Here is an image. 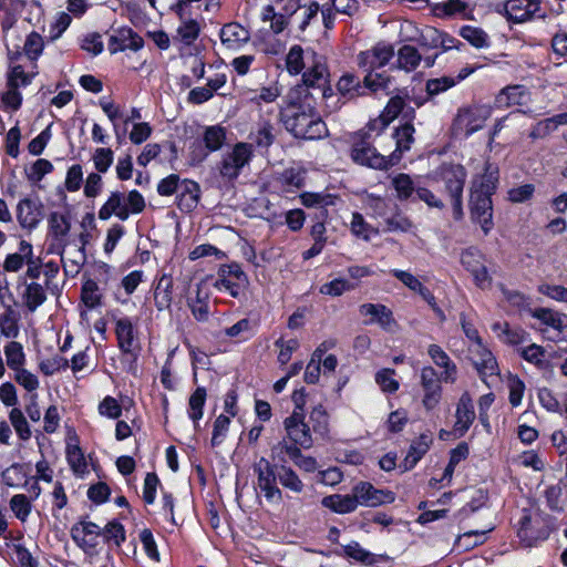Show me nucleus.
Segmentation results:
<instances>
[{
  "mask_svg": "<svg viewBox=\"0 0 567 567\" xmlns=\"http://www.w3.org/2000/svg\"><path fill=\"white\" fill-rule=\"evenodd\" d=\"M280 118L286 130L297 138L317 140L327 135L326 123L316 110V102L291 95L281 110Z\"/></svg>",
  "mask_w": 567,
  "mask_h": 567,
  "instance_id": "1",
  "label": "nucleus"
},
{
  "mask_svg": "<svg viewBox=\"0 0 567 567\" xmlns=\"http://www.w3.org/2000/svg\"><path fill=\"white\" fill-rule=\"evenodd\" d=\"M498 183V171L491 164H486L484 174L472 183L470 195V210L473 221L478 223L487 235L493 226L492 195Z\"/></svg>",
  "mask_w": 567,
  "mask_h": 567,
  "instance_id": "2",
  "label": "nucleus"
},
{
  "mask_svg": "<svg viewBox=\"0 0 567 567\" xmlns=\"http://www.w3.org/2000/svg\"><path fill=\"white\" fill-rule=\"evenodd\" d=\"M329 72L322 56L313 55L312 65L302 74V84L297 85L293 95L315 101L317 97L326 99L332 94L328 85Z\"/></svg>",
  "mask_w": 567,
  "mask_h": 567,
  "instance_id": "3",
  "label": "nucleus"
},
{
  "mask_svg": "<svg viewBox=\"0 0 567 567\" xmlns=\"http://www.w3.org/2000/svg\"><path fill=\"white\" fill-rule=\"evenodd\" d=\"M370 131L359 134L351 147V158L354 163L374 169H386L392 165L391 161L380 154L370 141Z\"/></svg>",
  "mask_w": 567,
  "mask_h": 567,
  "instance_id": "4",
  "label": "nucleus"
},
{
  "mask_svg": "<svg viewBox=\"0 0 567 567\" xmlns=\"http://www.w3.org/2000/svg\"><path fill=\"white\" fill-rule=\"evenodd\" d=\"M491 114L492 110L487 105L462 107L454 118L453 130L455 133H463L465 136H470L483 128Z\"/></svg>",
  "mask_w": 567,
  "mask_h": 567,
  "instance_id": "5",
  "label": "nucleus"
},
{
  "mask_svg": "<svg viewBox=\"0 0 567 567\" xmlns=\"http://www.w3.org/2000/svg\"><path fill=\"white\" fill-rule=\"evenodd\" d=\"M252 148L250 144L237 143L233 150L224 154L218 171L220 176L226 181L236 179L241 169L250 162Z\"/></svg>",
  "mask_w": 567,
  "mask_h": 567,
  "instance_id": "6",
  "label": "nucleus"
},
{
  "mask_svg": "<svg viewBox=\"0 0 567 567\" xmlns=\"http://www.w3.org/2000/svg\"><path fill=\"white\" fill-rule=\"evenodd\" d=\"M248 284V277L241 267L238 264H230L219 268L214 286L218 290H225L231 297L238 298L246 290Z\"/></svg>",
  "mask_w": 567,
  "mask_h": 567,
  "instance_id": "7",
  "label": "nucleus"
},
{
  "mask_svg": "<svg viewBox=\"0 0 567 567\" xmlns=\"http://www.w3.org/2000/svg\"><path fill=\"white\" fill-rule=\"evenodd\" d=\"M226 141V131L219 125L208 126L205 128L203 140L193 144L190 158L193 163L203 162L209 153L221 148Z\"/></svg>",
  "mask_w": 567,
  "mask_h": 567,
  "instance_id": "8",
  "label": "nucleus"
},
{
  "mask_svg": "<svg viewBox=\"0 0 567 567\" xmlns=\"http://www.w3.org/2000/svg\"><path fill=\"white\" fill-rule=\"evenodd\" d=\"M254 472L257 474L258 487L264 493L266 499L275 503L281 502L282 494L277 486L275 467L265 457H260L254 464Z\"/></svg>",
  "mask_w": 567,
  "mask_h": 567,
  "instance_id": "9",
  "label": "nucleus"
},
{
  "mask_svg": "<svg viewBox=\"0 0 567 567\" xmlns=\"http://www.w3.org/2000/svg\"><path fill=\"white\" fill-rule=\"evenodd\" d=\"M442 374L439 375L436 370L426 365L420 371V384L423 391L422 403L426 410H433L442 398Z\"/></svg>",
  "mask_w": 567,
  "mask_h": 567,
  "instance_id": "10",
  "label": "nucleus"
},
{
  "mask_svg": "<svg viewBox=\"0 0 567 567\" xmlns=\"http://www.w3.org/2000/svg\"><path fill=\"white\" fill-rule=\"evenodd\" d=\"M357 499V505L377 507L384 504H391L395 499V494L389 489L375 488L369 482H359L352 487Z\"/></svg>",
  "mask_w": 567,
  "mask_h": 567,
  "instance_id": "11",
  "label": "nucleus"
},
{
  "mask_svg": "<svg viewBox=\"0 0 567 567\" xmlns=\"http://www.w3.org/2000/svg\"><path fill=\"white\" fill-rule=\"evenodd\" d=\"M461 264L471 272L480 288L484 289L491 286L492 278L484 265V257L478 249L474 247L465 249L461 255Z\"/></svg>",
  "mask_w": 567,
  "mask_h": 567,
  "instance_id": "12",
  "label": "nucleus"
},
{
  "mask_svg": "<svg viewBox=\"0 0 567 567\" xmlns=\"http://www.w3.org/2000/svg\"><path fill=\"white\" fill-rule=\"evenodd\" d=\"M393 56L394 49L392 45L378 43L372 49L360 52L357 56V63L369 73L388 64Z\"/></svg>",
  "mask_w": 567,
  "mask_h": 567,
  "instance_id": "13",
  "label": "nucleus"
},
{
  "mask_svg": "<svg viewBox=\"0 0 567 567\" xmlns=\"http://www.w3.org/2000/svg\"><path fill=\"white\" fill-rule=\"evenodd\" d=\"M289 440L302 449H310L313 444L309 425L305 422L301 412L293 411L284 422Z\"/></svg>",
  "mask_w": 567,
  "mask_h": 567,
  "instance_id": "14",
  "label": "nucleus"
},
{
  "mask_svg": "<svg viewBox=\"0 0 567 567\" xmlns=\"http://www.w3.org/2000/svg\"><path fill=\"white\" fill-rule=\"evenodd\" d=\"M439 175L450 196L463 195L466 171L462 165L445 163L441 165Z\"/></svg>",
  "mask_w": 567,
  "mask_h": 567,
  "instance_id": "15",
  "label": "nucleus"
},
{
  "mask_svg": "<svg viewBox=\"0 0 567 567\" xmlns=\"http://www.w3.org/2000/svg\"><path fill=\"white\" fill-rule=\"evenodd\" d=\"M141 48V37L131 28H120L113 31L109 41V50L112 54L116 52L132 51L136 53Z\"/></svg>",
  "mask_w": 567,
  "mask_h": 567,
  "instance_id": "16",
  "label": "nucleus"
},
{
  "mask_svg": "<svg viewBox=\"0 0 567 567\" xmlns=\"http://www.w3.org/2000/svg\"><path fill=\"white\" fill-rule=\"evenodd\" d=\"M540 0H507L504 11L508 20L520 23L532 19L540 9Z\"/></svg>",
  "mask_w": 567,
  "mask_h": 567,
  "instance_id": "17",
  "label": "nucleus"
},
{
  "mask_svg": "<svg viewBox=\"0 0 567 567\" xmlns=\"http://www.w3.org/2000/svg\"><path fill=\"white\" fill-rule=\"evenodd\" d=\"M359 312L362 316H370L371 319L365 321V324L378 323L382 329L391 331L396 326V321L392 311L381 303H363L359 307Z\"/></svg>",
  "mask_w": 567,
  "mask_h": 567,
  "instance_id": "18",
  "label": "nucleus"
},
{
  "mask_svg": "<svg viewBox=\"0 0 567 567\" xmlns=\"http://www.w3.org/2000/svg\"><path fill=\"white\" fill-rule=\"evenodd\" d=\"M404 109L405 101L403 97L399 95L391 97L379 117L369 122L367 128L369 131H383Z\"/></svg>",
  "mask_w": 567,
  "mask_h": 567,
  "instance_id": "19",
  "label": "nucleus"
},
{
  "mask_svg": "<svg viewBox=\"0 0 567 567\" xmlns=\"http://www.w3.org/2000/svg\"><path fill=\"white\" fill-rule=\"evenodd\" d=\"M456 421L454 424V432L458 434V436H463L475 420V412L471 395L467 392H464L457 403L456 406Z\"/></svg>",
  "mask_w": 567,
  "mask_h": 567,
  "instance_id": "20",
  "label": "nucleus"
},
{
  "mask_svg": "<svg viewBox=\"0 0 567 567\" xmlns=\"http://www.w3.org/2000/svg\"><path fill=\"white\" fill-rule=\"evenodd\" d=\"M223 45L229 50H238L250 39V33L237 22L226 23L219 32Z\"/></svg>",
  "mask_w": 567,
  "mask_h": 567,
  "instance_id": "21",
  "label": "nucleus"
},
{
  "mask_svg": "<svg viewBox=\"0 0 567 567\" xmlns=\"http://www.w3.org/2000/svg\"><path fill=\"white\" fill-rule=\"evenodd\" d=\"M427 354L432 359L435 365L444 369L442 380L445 383H454L457 378L456 364L450 359L447 353L437 344H430Z\"/></svg>",
  "mask_w": 567,
  "mask_h": 567,
  "instance_id": "22",
  "label": "nucleus"
},
{
  "mask_svg": "<svg viewBox=\"0 0 567 567\" xmlns=\"http://www.w3.org/2000/svg\"><path fill=\"white\" fill-rule=\"evenodd\" d=\"M17 218L21 227L32 229L41 219L40 206L30 198H24L17 206Z\"/></svg>",
  "mask_w": 567,
  "mask_h": 567,
  "instance_id": "23",
  "label": "nucleus"
},
{
  "mask_svg": "<svg viewBox=\"0 0 567 567\" xmlns=\"http://www.w3.org/2000/svg\"><path fill=\"white\" fill-rule=\"evenodd\" d=\"M473 353L475 355L474 365L484 382L486 377L498 374L497 361L488 349L482 346L475 348Z\"/></svg>",
  "mask_w": 567,
  "mask_h": 567,
  "instance_id": "24",
  "label": "nucleus"
},
{
  "mask_svg": "<svg viewBox=\"0 0 567 567\" xmlns=\"http://www.w3.org/2000/svg\"><path fill=\"white\" fill-rule=\"evenodd\" d=\"M321 504L323 507L338 514L352 513L358 508L353 492L347 495L332 494L324 496Z\"/></svg>",
  "mask_w": 567,
  "mask_h": 567,
  "instance_id": "25",
  "label": "nucleus"
},
{
  "mask_svg": "<svg viewBox=\"0 0 567 567\" xmlns=\"http://www.w3.org/2000/svg\"><path fill=\"white\" fill-rule=\"evenodd\" d=\"M32 254V245L25 240L20 241L19 250L6 257L3 269L8 272H18L30 260Z\"/></svg>",
  "mask_w": 567,
  "mask_h": 567,
  "instance_id": "26",
  "label": "nucleus"
},
{
  "mask_svg": "<svg viewBox=\"0 0 567 567\" xmlns=\"http://www.w3.org/2000/svg\"><path fill=\"white\" fill-rule=\"evenodd\" d=\"M47 287L40 282L32 281L25 285L22 300L29 311L34 312L47 300Z\"/></svg>",
  "mask_w": 567,
  "mask_h": 567,
  "instance_id": "27",
  "label": "nucleus"
},
{
  "mask_svg": "<svg viewBox=\"0 0 567 567\" xmlns=\"http://www.w3.org/2000/svg\"><path fill=\"white\" fill-rule=\"evenodd\" d=\"M112 215L117 216L121 220L128 218V210L123 205V196L118 192L112 193L99 210V218L102 220H107Z\"/></svg>",
  "mask_w": 567,
  "mask_h": 567,
  "instance_id": "28",
  "label": "nucleus"
},
{
  "mask_svg": "<svg viewBox=\"0 0 567 567\" xmlns=\"http://www.w3.org/2000/svg\"><path fill=\"white\" fill-rule=\"evenodd\" d=\"M432 443L431 435L421 434L420 437L414 441L403 461L404 471L412 470L422 456L429 451Z\"/></svg>",
  "mask_w": 567,
  "mask_h": 567,
  "instance_id": "29",
  "label": "nucleus"
},
{
  "mask_svg": "<svg viewBox=\"0 0 567 567\" xmlns=\"http://www.w3.org/2000/svg\"><path fill=\"white\" fill-rule=\"evenodd\" d=\"M61 260L66 275L75 276L85 261L83 247L70 246L61 252Z\"/></svg>",
  "mask_w": 567,
  "mask_h": 567,
  "instance_id": "30",
  "label": "nucleus"
},
{
  "mask_svg": "<svg viewBox=\"0 0 567 567\" xmlns=\"http://www.w3.org/2000/svg\"><path fill=\"white\" fill-rule=\"evenodd\" d=\"M391 186L395 190L399 200L412 199L413 194L416 195V189L413 179L405 173L396 174L391 178Z\"/></svg>",
  "mask_w": 567,
  "mask_h": 567,
  "instance_id": "31",
  "label": "nucleus"
},
{
  "mask_svg": "<svg viewBox=\"0 0 567 567\" xmlns=\"http://www.w3.org/2000/svg\"><path fill=\"white\" fill-rule=\"evenodd\" d=\"M422 60L419 51L412 45H403L398 51L396 65L405 72L414 71Z\"/></svg>",
  "mask_w": 567,
  "mask_h": 567,
  "instance_id": "32",
  "label": "nucleus"
},
{
  "mask_svg": "<svg viewBox=\"0 0 567 567\" xmlns=\"http://www.w3.org/2000/svg\"><path fill=\"white\" fill-rule=\"evenodd\" d=\"M182 187L183 190L178 193V206L189 212L198 204L199 186L195 182L184 181Z\"/></svg>",
  "mask_w": 567,
  "mask_h": 567,
  "instance_id": "33",
  "label": "nucleus"
},
{
  "mask_svg": "<svg viewBox=\"0 0 567 567\" xmlns=\"http://www.w3.org/2000/svg\"><path fill=\"white\" fill-rule=\"evenodd\" d=\"M173 280L169 276H162L154 288V300L159 310L166 309L172 302Z\"/></svg>",
  "mask_w": 567,
  "mask_h": 567,
  "instance_id": "34",
  "label": "nucleus"
},
{
  "mask_svg": "<svg viewBox=\"0 0 567 567\" xmlns=\"http://www.w3.org/2000/svg\"><path fill=\"white\" fill-rule=\"evenodd\" d=\"M140 118V111L137 109H132L131 114L127 115L124 120V130L121 132L117 125L114 123V132L117 140L121 142L124 134L126 133L128 125L132 124V131L130 133V140L134 144L142 143V128L141 124L136 122Z\"/></svg>",
  "mask_w": 567,
  "mask_h": 567,
  "instance_id": "35",
  "label": "nucleus"
},
{
  "mask_svg": "<svg viewBox=\"0 0 567 567\" xmlns=\"http://www.w3.org/2000/svg\"><path fill=\"white\" fill-rule=\"evenodd\" d=\"M525 96L523 85H509L504 87L496 97V103L501 107L522 105Z\"/></svg>",
  "mask_w": 567,
  "mask_h": 567,
  "instance_id": "36",
  "label": "nucleus"
},
{
  "mask_svg": "<svg viewBox=\"0 0 567 567\" xmlns=\"http://www.w3.org/2000/svg\"><path fill=\"white\" fill-rule=\"evenodd\" d=\"M116 334L121 349L126 353H132L134 349V330L128 319H120L116 323Z\"/></svg>",
  "mask_w": 567,
  "mask_h": 567,
  "instance_id": "37",
  "label": "nucleus"
},
{
  "mask_svg": "<svg viewBox=\"0 0 567 567\" xmlns=\"http://www.w3.org/2000/svg\"><path fill=\"white\" fill-rule=\"evenodd\" d=\"M460 35L476 49H483L489 45V37L481 28L464 25L460 29Z\"/></svg>",
  "mask_w": 567,
  "mask_h": 567,
  "instance_id": "38",
  "label": "nucleus"
},
{
  "mask_svg": "<svg viewBox=\"0 0 567 567\" xmlns=\"http://www.w3.org/2000/svg\"><path fill=\"white\" fill-rule=\"evenodd\" d=\"M337 87L342 95H349L350 97L364 94L363 84H361L360 80L351 73L342 75L338 81Z\"/></svg>",
  "mask_w": 567,
  "mask_h": 567,
  "instance_id": "39",
  "label": "nucleus"
},
{
  "mask_svg": "<svg viewBox=\"0 0 567 567\" xmlns=\"http://www.w3.org/2000/svg\"><path fill=\"white\" fill-rule=\"evenodd\" d=\"M276 138V127L268 121L259 123L256 133H254V142L258 147H269Z\"/></svg>",
  "mask_w": 567,
  "mask_h": 567,
  "instance_id": "40",
  "label": "nucleus"
},
{
  "mask_svg": "<svg viewBox=\"0 0 567 567\" xmlns=\"http://www.w3.org/2000/svg\"><path fill=\"white\" fill-rule=\"evenodd\" d=\"M0 333L12 339L19 334L18 316L10 308L0 315Z\"/></svg>",
  "mask_w": 567,
  "mask_h": 567,
  "instance_id": "41",
  "label": "nucleus"
},
{
  "mask_svg": "<svg viewBox=\"0 0 567 567\" xmlns=\"http://www.w3.org/2000/svg\"><path fill=\"white\" fill-rule=\"evenodd\" d=\"M206 401L205 388H197L189 398L188 415L194 421L195 426L203 416V409Z\"/></svg>",
  "mask_w": 567,
  "mask_h": 567,
  "instance_id": "42",
  "label": "nucleus"
},
{
  "mask_svg": "<svg viewBox=\"0 0 567 567\" xmlns=\"http://www.w3.org/2000/svg\"><path fill=\"white\" fill-rule=\"evenodd\" d=\"M4 355L7 359V364L10 369L17 371L21 369L24 363V353L21 343L16 341H10L4 347Z\"/></svg>",
  "mask_w": 567,
  "mask_h": 567,
  "instance_id": "43",
  "label": "nucleus"
},
{
  "mask_svg": "<svg viewBox=\"0 0 567 567\" xmlns=\"http://www.w3.org/2000/svg\"><path fill=\"white\" fill-rule=\"evenodd\" d=\"M301 203L306 207H327L336 204L338 197L328 193H303Z\"/></svg>",
  "mask_w": 567,
  "mask_h": 567,
  "instance_id": "44",
  "label": "nucleus"
},
{
  "mask_svg": "<svg viewBox=\"0 0 567 567\" xmlns=\"http://www.w3.org/2000/svg\"><path fill=\"white\" fill-rule=\"evenodd\" d=\"M73 539L81 546H85L89 542L86 536H97L101 527L92 522H83L72 528Z\"/></svg>",
  "mask_w": 567,
  "mask_h": 567,
  "instance_id": "45",
  "label": "nucleus"
},
{
  "mask_svg": "<svg viewBox=\"0 0 567 567\" xmlns=\"http://www.w3.org/2000/svg\"><path fill=\"white\" fill-rule=\"evenodd\" d=\"M278 477H279L280 484L285 488H288V489H290L293 493H301L302 492L303 483L298 477V475L296 474V472L292 468L287 467L285 465H281L280 472L278 474Z\"/></svg>",
  "mask_w": 567,
  "mask_h": 567,
  "instance_id": "46",
  "label": "nucleus"
},
{
  "mask_svg": "<svg viewBox=\"0 0 567 567\" xmlns=\"http://www.w3.org/2000/svg\"><path fill=\"white\" fill-rule=\"evenodd\" d=\"M49 226L51 234L58 239L65 237L71 228L69 218L58 212H54L50 215Z\"/></svg>",
  "mask_w": 567,
  "mask_h": 567,
  "instance_id": "47",
  "label": "nucleus"
},
{
  "mask_svg": "<svg viewBox=\"0 0 567 567\" xmlns=\"http://www.w3.org/2000/svg\"><path fill=\"white\" fill-rule=\"evenodd\" d=\"M315 433L324 436L329 432V416L322 405L316 406L309 416Z\"/></svg>",
  "mask_w": 567,
  "mask_h": 567,
  "instance_id": "48",
  "label": "nucleus"
},
{
  "mask_svg": "<svg viewBox=\"0 0 567 567\" xmlns=\"http://www.w3.org/2000/svg\"><path fill=\"white\" fill-rule=\"evenodd\" d=\"M414 126L409 122L395 130L393 136L396 141V151L402 153L410 150L411 144L414 141Z\"/></svg>",
  "mask_w": 567,
  "mask_h": 567,
  "instance_id": "49",
  "label": "nucleus"
},
{
  "mask_svg": "<svg viewBox=\"0 0 567 567\" xmlns=\"http://www.w3.org/2000/svg\"><path fill=\"white\" fill-rule=\"evenodd\" d=\"M9 420L21 440L27 441L31 437L30 426L20 409L13 408L9 413Z\"/></svg>",
  "mask_w": 567,
  "mask_h": 567,
  "instance_id": "50",
  "label": "nucleus"
},
{
  "mask_svg": "<svg viewBox=\"0 0 567 567\" xmlns=\"http://www.w3.org/2000/svg\"><path fill=\"white\" fill-rule=\"evenodd\" d=\"M66 458L69 465L74 473H84L86 470V461L83 452L78 444L68 443Z\"/></svg>",
  "mask_w": 567,
  "mask_h": 567,
  "instance_id": "51",
  "label": "nucleus"
},
{
  "mask_svg": "<svg viewBox=\"0 0 567 567\" xmlns=\"http://www.w3.org/2000/svg\"><path fill=\"white\" fill-rule=\"evenodd\" d=\"M10 508L19 520L25 522L31 513L32 505L24 494H17L10 499Z\"/></svg>",
  "mask_w": 567,
  "mask_h": 567,
  "instance_id": "52",
  "label": "nucleus"
},
{
  "mask_svg": "<svg viewBox=\"0 0 567 567\" xmlns=\"http://www.w3.org/2000/svg\"><path fill=\"white\" fill-rule=\"evenodd\" d=\"M43 48L42 37L37 32H31L25 39L23 51L28 59L34 61L41 55Z\"/></svg>",
  "mask_w": 567,
  "mask_h": 567,
  "instance_id": "53",
  "label": "nucleus"
},
{
  "mask_svg": "<svg viewBox=\"0 0 567 567\" xmlns=\"http://www.w3.org/2000/svg\"><path fill=\"white\" fill-rule=\"evenodd\" d=\"M53 165L50 161L37 159L29 168L25 169L27 177L32 183L40 182L47 174L52 172Z\"/></svg>",
  "mask_w": 567,
  "mask_h": 567,
  "instance_id": "54",
  "label": "nucleus"
},
{
  "mask_svg": "<svg viewBox=\"0 0 567 567\" xmlns=\"http://www.w3.org/2000/svg\"><path fill=\"white\" fill-rule=\"evenodd\" d=\"M199 24L196 20L188 19L185 20L182 25L177 29V34L181 38L182 42L186 45H190L199 35Z\"/></svg>",
  "mask_w": 567,
  "mask_h": 567,
  "instance_id": "55",
  "label": "nucleus"
},
{
  "mask_svg": "<svg viewBox=\"0 0 567 567\" xmlns=\"http://www.w3.org/2000/svg\"><path fill=\"white\" fill-rule=\"evenodd\" d=\"M533 316L540 320L544 324L549 326L554 329L561 330L564 328L563 316L556 311H553L551 309H536Z\"/></svg>",
  "mask_w": 567,
  "mask_h": 567,
  "instance_id": "56",
  "label": "nucleus"
},
{
  "mask_svg": "<svg viewBox=\"0 0 567 567\" xmlns=\"http://www.w3.org/2000/svg\"><path fill=\"white\" fill-rule=\"evenodd\" d=\"M520 357L529 363L537 367H544L545 363V349L538 344H529L518 350Z\"/></svg>",
  "mask_w": 567,
  "mask_h": 567,
  "instance_id": "57",
  "label": "nucleus"
},
{
  "mask_svg": "<svg viewBox=\"0 0 567 567\" xmlns=\"http://www.w3.org/2000/svg\"><path fill=\"white\" fill-rule=\"evenodd\" d=\"M393 369H382L375 374V382L383 392L394 393L399 390V382L393 378Z\"/></svg>",
  "mask_w": 567,
  "mask_h": 567,
  "instance_id": "58",
  "label": "nucleus"
},
{
  "mask_svg": "<svg viewBox=\"0 0 567 567\" xmlns=\"http://www.w3.org/2000/svg\"><path fill=\"white\" fill-rule=\"evenodd\" d=\"M287 70L290 74H299L303 69V50L300 45L290 48L286 58Z\"/></svg>",
  "mask_w": 567,
  "mask_h": 567,
  "instance_id": "59",
  "label": "nucleus"
},
{
  "mask_svg": "<svg viewBox=\"0 0 567 567\" xmlns=\"http://www.w3.org/2000/svg\"><path fill=\"white\" fill-rule=\"evenodd\" d=\"M457 84V80L452 76H442L436 79H430L426 81V93L430 96L437 95L447 91Z\"/></svg>",
  "mask_w": 567,
  "mask_h": 567,
  "instance_id": "60",
  "label": "nucleus"
},
{
  "mask_svg": "<svg viewBox=\"0 0 567 567\" xmlns=\"http://www.w3.org/2000/svg\"><path fill=\"white\" fill-rule=\"evenodd\" d=\"M142 281V274L137 270L132 271L127 276L122 279L121 287L117 290V297L121 298L124 295L123 301L127 300V297L131 296L136 288L140 286Z\"/></svg>",
  "mask_w": 567,
  "mask_h": 567,
  "instance_id": "61",
  "label": "nucleus"
},
{
  "mask_svg": "<svg viewBox=\"0 0 567 567\" xmlns=\"http://www.w3.org/2000/svg\"><path fill=\"white\" fill-rule=\"evenodd\" d=\"M390 78L383 73L369 72L363 79V87L369 89L372 92L380 90H388L390 86Z\"/></svg>",
  "mask_w": 567,
  "mask_h": 567,
  "instance_id": "62",
  "label": "nucleus"
},
{
  "mask_svg": "<svg viewBox=\"0 0 567 567\" xmlns=\"http://www.w3.org/2000/svg\"><path fill=\"white\" fill-rule=\"evenodd\" d=\"M354 289V286L342 278H337L330 282H327L320 287V292L332 297L341 296L346 291Z\"/></svg>",
  "mask_w": 567,
  "mask_h": 567,
  "instance_id": "63",
  "label": "nucleus"
},
{
  "mask_svg": "<svg viewBox=\"0 0 567 567\" xmlns=\"http://www.w3.org/2000/svg\"><path fill=\"white\" fill-rule=\"evenodd\" d=\"M388 231L406 233L413 227V223L402 213H395L385 219Z\"/></svg>",
  "mask_w": 567,
  "mask_h": 567,
  "instance_id": "64",
  "label": "nucleus"
}]
</instances>
